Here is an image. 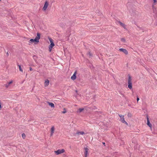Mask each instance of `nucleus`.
Wrapping results in <instances>:
<instances>
[{
	"label": "nucleus",
	"instance_id": "33",
	"mask_svg": "<svg viewBox=\"0 0 157 157\" xmlns=\"http://www.w3.org/2000/svg\"><path fill=\"white\" fill-rule=\"evenodd\" d=\"M1 0H0V1H1Z\"/></svg>",
	"mask_w": 157,
	"mask_h": 157
},
{
	"label": "nucleus",
	"instance_id": "5",
	"mask_svg": "<svg viewBox=\"0 0 157 157\" xmlns=\"http://www.w3.org/2000/svg\"><path fill=\"white\" fill-rule=\"evenodd\" d=\"M119 51L120 52H122L126 55H127L128 53V51L125 49L124 48H120L119 49Z\"/></svg>",
	"mask_w": 157,
	"mask_h": 157
},
{
	"label": "nucleus",
	"instance_id": "11",
	"mask_svg": "<svg viewBox=\"0 0 157 157\" xmlns=\"http://www.w3.org/2000/svg\"><path fill=\"white\" fill-rule=\"evenodd\" d=\"M117 22L120 24V25L123 28H124V29H125V25L123 23L120 22L119 21H117Z\"/></svg>",
	"mask_w": 157,
	"mask_h": 157
},
{
	"label": "nucleus",
	"instance_id": "28",
	"mask_svg": "<svg viewBox=\"0 0 157 157\" xmlns=\"http://www.w3.org/2000/svg\"><path fill=\"white\" fill-rule=\"evenodd\" d=\"M154 1V3H156V0H153Z\"/></svg>",
	"mask_w": 157,
	"mask_h": 157
},
{
	"label": "nucleus",
	"instance_id": "13",
	"mask_svg": "<svg viewBox=\"0 0 157 157\" xmlns=\"http://www.w3.org/2000/svg\"><path fill=\"white\" fill-rule=\"evenodd\" d=\"M48 105L51 106L52 108H54L55 107V105L52 102H48Z\"/></svg>",
	"mask_w": 157,
	"mask_h": 157
},
{
	"label": "nucleus",
	"instance_id": "24",
	"mask_svg": "<svg viewBox=\"0 0 157 157\" xmlns=\"http://www.w3.org/2000/svg\"><path fill=\"white\" fill-rule=\"evenodd\" d=\"M49 40L51 43L52 42H53L51 38H49Z\"/></svg>",
	"mask_w": 157,
	"mask_h": 157
},
{
	"label": "nucleus",
	"instance_id": "16",
	"mask_svg": "<svg viewBox=\"0 0 157 157\" xmlns=\"http://www.w3.org/2000/svg\"><path fill=\"white\" fill-rule=\"evenodd\" d=\"M84 132H77L76 134L78 135H83L84 134Z\"/></svg>",
	"mask_w": 157,
	"mask_h": 157
},
{
	"label": "nucleus",
	"instance_id": "8",
	"mask_svg": "<svg viewBox=\"0 0 157 157\" xmlns=\"http://www.w3.org/2000/svg\"><path fill=\"white\" fill-rule=\"evenodd\" d=\"M55 130V128L54 127V126H53L51 128V134H50V136H52Z\"/></svg>",
	"mask_w": 157,
	"mask_h": 157
},
{
	"label": "nucleus",
	"instance_id": "21",
	"mask_svg": "<svg viewBox=\"0 0 157 157\" xmlns=\"http://www.w3.org/2000/svg\"><path fill=\"white\" fill-rule=\"evenodd\" d=\"M64 109V111L62 112V113H66L67 112V111L66 110V109H65L64 108L63 109Z\"/></svg>",
	"mask_w": 157,
	"mask_h": 157
},
{
	"label": "nucleus",
	"instance_id": "12",
	"mask_svg": "<svg viewBox=\"0 0 157 157\" xmlns=\"http://www.w3.org/2000/svg\"><path fill=\"white\" fill-rule=\"evenodd\" d=\"M49 81L48 79L46 80L44 82V86H48L49 84Z\"/></svg>",
	"mask_w": 157,
	"mask_h": 157
},
{
	"label": "nucleus",
	"instance_id": "6",
	"mask_svg": "<svg viewBox=\"0 0 157 157\" xmlns=\"http://www.w3.org/2000/svg\"><path fill=\"white\" fill-rule=\"evenodd\" d=\"M48 5V3L47 1H46L44 3L43 9L44 10H45L47 9Z\"/></svg>",
	"mask_w": 157,
	"mask_h": 157
},
{
	"label": "nucleus",
	"instance_id": "23",
	"mask_svg": "<svg viewBox=\"0 0 157 157\" xmlns=\"http://www.w3.org/2000/svg\"><path fill=\"white\" fill-rule=\"evenodd\" d=\"M121 40L123 42H125V40L124 38H122L121 39Z\"/></svg>",
	"mask_w": 157,
	"mask_h": 157
},
{
	"label": "nucleus",
	"instance_id": "15",
	"mask_svg": "<svg viewBox=\"0 0 157 157\" xmlns=\"http://www.w3.org/2000/svg\"><path fill=\"white\" fill-rule=\"evenodd\" d=\"M13 82L12 81H11L10 82L7 83L6 84V86L7 88L9 86V85L11 84Z\"/></svg>",
	"mask_w": 157,
	"mask_h": 157
},
{
	"label": "nucleus",
	"instance_id": "7",
	"mask_svg": "<svg viewBox=\"0 0 157 157\" xmlns=\"http://www.w3.org/2000/svg\"><path fill=\"white\" fill-rule=\"evenodd\" d=\"M77 73V71H75L73 75L71 77V79L72 80H74L76 78V75Z\"/></svg>",
	"mask_w": 157,
	"mask_h": 157
},
{
	"label": "nucleus",
	"instance_id": "19",
	"mask_svg": "<svg viewBox=\"0 0 157 157\" xmlns=\"http://www.w3.org/2000/svg\"><path fill=\"white\" fill-rule=\"evenodd\" d=\"M52 47L51 46V45H49V51L50 52L51 50H52Z\"/></svg>",
	"mask_w": 157,
	"mask_h": 157
},
{
	"label": "nucleus",
	"instance_id": "4",
	"mask_svg": "<svg viewBox=\"0 0 157 157\" xmlns=\"http://www.w3.org/2000/svg\"><path fill=\"white\" fill-rule=\"evenodd\" d=\"M65 151L64 149H59L56 151H55V152L56 153L57 155H59L60 154L63 153Z\"/></svg>",
	"mask_w": 157,
	"mask_h": 157
},
{
	"label": "nucleus",
	"instance_id": "25",
	"mask_svg": "<svg viewBox=\"0 0 157 157\" xmlns=\"http://www.w3.org/2000/svg\"><path fill=\"white\" fill-rule=\"evenodd\" d=\"M87 55H89L90 57L92 56V55L90 52H89L88 53Z\"/></svg>",
	"mask_w": 157,
	"mask_h": 157
},
{
	"label": "nucleus",
	"instance_id": "26",
	"mask_svg": "<svg viewBox=\"0 0 157 157\" xmlns=\"http://www.w3.org/2000/svg\"><path fill=\"white\" fill-rule=\"evenodd\" d=\"M139 99H140L138 97H137V102L139 101Z\"/></svg>",
	"mask_w": 157,
	"mask_h": 157
},
{
	"label": "nucleus",
	"instance_id": "1",
	"mask_svg": "<svg viewBox=\"0 0 157 157\" xmlns=\"http://www.w3.org/2000/svg\"><path fill=\"white\" fill-rule=\"evenodd\" d=\"M128 87L130 89H132V79L130 76H129L128 77Z\"/></svg>",
	"mask_w": 157,
	"mask_h": 157
},
{
	"label": "nucleus",
	"instance_id": "9",
	"mask_svg": "<svg viewBox=\"0 0 157 157\" xmlns=\"http://www.w3.org/2000/svg\"><path fill=\"white\" fill-rule=\"evenodd\" d=\"M84 149L85 150V153H84L85 155H88V154H89L88 151H89V148H88L87 147H84Z\"/></svg>",
	"mask_w": 157,
	"mask_h": 157
},
{
	"label": "nucleus",
	"instance_id": "32",
	"mask_svg": "<svg viewBox=\"0 0 157 157\" xmlns=\"http://www.w3.org/2000/svg\"><path fill=\"white\" fill-rule=\"evenodd\" d=\"M103 144H105V143L104 142H103Z\"/></svg>",
	"mask_w": 157,
	"mask_h": 157
},
{
	"label": "nucleus",
	"instance_id": "31",
	"mask_svg": "<svg viewBox=\"0 0 157 157\" xmlns=\"http://www.w3.org/2000/svg\"><path fill=\"white\" fill-rule=\"evenodd\" d=\"M1 108H2L1 105V104H0V109Z\"/></svg>",
	"mask_w": 157,
	"mask_h": 157
},
{
	"label": "nucleus",
	"instance_id": "14",
	"mask_svg": "<svg viewBox=\"0 0 157 157\" xmlns=\"http://www.w3.org/2000/svg\"><path fill=\"white\" fill-rule=\"evenodd\" d=\"M84 108H80L78 109L77 112L78 113H80L84 110Z\"/></svg>",
	"mask_w": 157,
	"mask_h": 157
},
{
	"label": "nucleus",
	"instance_id": "22",
	"mask_svg": "<svg viewBox=\"0 0 157 157\" xmlns=\"http://www.w3.org/2000/svg\"><path fill=\"white\" fill-rule=\"evenodd\" d=\"M22 137L24 138V139L25 137V134L24 133H23L22 134Z\"/></svg>",
	"mask_w": 157,
	"mask_h": 157
},
{
	"label": "nucleus",
	"instance_id": "3",
	"mask_svg": "<svg viewBox=\"0 0 157 157\" xmlns=\"http://www.w3.org/2000/svg\"><path fill=\"white\" fill-rule=\"evenodd\" d=\"M40 33H37V36L34 39L35 42H39V40L40 39Z\"/></svg>",
	"mask_w": 157,
	"mask_h": 157
},
{
	"label": "nucleus",
	"instance_id": "30",
	"mask_svg": "<svg viewBox=\"0 0 157 157\" xmlns=\"http://www.w3.org/2000/svg\"><path fill=\"white\" fill-rule=\"evenodd\" d=\"M88 155H85V157H87V156Z\"/></svg>",
	"mask_w": 157,
	"mask_h": 157
},
{
	"label": "nucleus",
	"instance_id": "29",
	"mask_svg": "<svg viewBox=\"0 0 157 157\" xmlns=\"http://www.w3.org/2000/svg\"><path fill=\"white\" fill-rule=\"evenodd\" d=\"M6 54L7 56H9V53L8 52H7L6 53Z\"/></svg>",
	"mask_w": 157,
	"mask_h": 157
},
{
	"label": "nucleus",
	"instance_id": "10",
	"mask_svg": "<svg viewBox=\"0 0 157 157\" xmlns=\"http://www.w3.org/2000/svg\"><path fill=\"white\" fill-rule=\"evenodd\" d=\"M147 125L151 128V126H152V124H151L150 123V121L149 120L148 118L147 117Z\"/></svg>",
	"mask_w": 157,
	"mask_h": 157
},
{
	"label": "nucleus",
	"instance_id": "17",
	"mask_svg": "<svg viewBox=\"0 0 157 157\" xmlns=\"http://www.w3.org/2000/svg\"><path fill=\"white\" fill-rule=\"evenodd\" d=\"M34 42H35V40H34V39H31L29 40V43H31Z\"/></svg>",
	"mask_w": 157,
	"mask_h": 157
},
{
	"label": "nucleus",
	"instance_id": "20",
	"mask_svg": "<svg viewBox=\"0 0 157 157\" xmlns=\"http://www.w3.org/2000/svg\"><path fill=\"white\" fill-rule=\"evenodd\" d=\"M50 45H51V46H52V47H53V46H54L55 44H54L53 42H52V43H51V44Z\"/></svg>",
	"mask_w": 157,
	"mask_h": 157
},
{
	"label": "nucleus",
	"instance_id": "27",
	"mask_svg": "<svg viewBox=\"0 0 157 157\" xmlns=\"http://www.w3.org/2000/svg\"><path fill=\"white\" fill-rule=\"evenodd\" d=\"M29 70L30 71H31L33 70V69L31 67H30L29 68Z\"/></svg>",
	"mask_w": 157,
	"mask_h": 157
},
{
	"label": "nucleus",
	"instance_id": "18",
	"mask_svg": "<svg viewBox=\"0 0 157 157\" xmlns=\"http://www.w3.org/2000/svg\"><path fill=\"white\" fill-rule=\"evenodd\" d=\"M18 66L19 67V68L20 71H21V72H22L23 71H22V69L21 68V66L20 65H18Z\"/></svg>",
	"mask_w": 157,
	"mask_h": 157
},
{
	"label": "nucleus",
	"instance_id": "2",
	"mask_svg": "<svg viewBox=\"0 0 157 157\" xmlns=\"http://www.w3.org/2000/svg\"><path fill=\"white\" fill-rule=\"evenodd\" d=\"M119 116L120 117L121 121L123 123H124V124H126L128 125V124L124 120V116L123 115H122L121 114H119Z\"/></svg>",
	"mask_w": 157,
	"mask_h": 157
}]
</instances>
